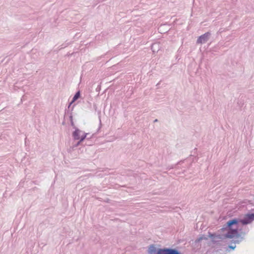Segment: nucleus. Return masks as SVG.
I'll return each instance as SVG.
<instances>
[{"label":"nucleus","mask_w":254,"mask_h":254,"mask_svg":"<svg viewBox=\"0 0 254 254\" xmlns=\"http://www.w3.org/2000/svg\"><path fill=\"white\" fill-rule=\"evenodd\" d=\"M234 220L233 218L228 221L218 231L217 233L208 232V237L213 244H217L218 242L226 239L236 238V240H232V243L239 244L245 239V236L249 232V229L248 228L243 231L242 229L239 228L241 223L233 224Z\"/></svg>","instance_id":"1"},{"label":"nucleus","mask_w":254,"mask_h":254,"mask_svg":"<svg viewBox=\"0 0 254 254\" xmlns=\"http://www.w3.org/2000/svg\"><path fill=\"white\" fill-rule=\"evenodd\" d=\"M148 254H183L177 249L171 248H158L155 245L151 244L148 246Z\"/></svg>","instance_id":"2"},{"label":"nucleus","mask_w":254,"mask_h":254,"mask_svg":"<svg viewBox=\"0 0 254 254\" xmlns=\"http://www.w3.org/2000/svg\"><path fill=\"white\" fill-rule=\"evenodd\" d=\"M234 220L233 221V224H238V223H241V224L243 226H246L250 224L254 221V213H253L251 210L245 214L244 217L242 219L239 218H234Z\"/></svg>","instance_id":"3"},{"label":"nucleus","mask_w":254,"mask_h":254,"mask_svg":"<svg viewBox=\"0 0 254 254\" xmlns=\"http://www.w3.org/2000/svg\"><path fill=\"white\" fill-rule=\"evenodd\" d=\"M184 160H181L175 165H169L166 168V170L169 171L171 169H174V172H170V174H173L176 176L181 175V174H184L186 172V169H182L181 172L177 171V170L179 169V165H182L184 163Z\"/></svg>","instance_id":"4"},{"label":"nucleus","mask_w":254,"mask_h":254,"mask_svg":"<svg viewBox=\"0 0 254 254\" xmlns=\"http://www.w3.org/2000/svg\"><path fill=\"white\" fill-rule=\"evenodd\" d=\"M211 34L210 32H207L199 36L196 41V44H204L206 43Z\"/></svg>","instance_id":"5"},{"label":"nucleus","mask_w":254,"mask_h":254,"mask_svg":"<svg viewBox=\"0 0 254 254\" xmlns=\"http://www.w3.org/2000/svg\"><path fill=\"white\" fill-rule=\"evenodd\" d=\"M83 131L80 130L78 128H76L74 131H73L72 135L74 140H78L80 138V133Z\"/></svg>","instance_id":"6"},{"label":"nucleus","mask_w":254,"mask_h":254,"mask_svg":"<svg viewBox=\"0 0 254 254\" xmlns=\"http://www.w3.org/2000/svg\"><path fill=\"white\" fill-rule=\"evenodd\" d=\"M161 48L160 43H154L152 44L151 49L153 53H157Z\"/></svg>","instance_id":"7"},{"label":"nucleus","mask_w":254,"mask_h":254,"mask_svg":"<svg viewBox=\"0 0 254 254\" xmlns=\"http://www.w3.org/2000/svg\"><path fill=\"white\" fill-rule=\"evenodd\" d=\"M83 134L80 136V138L79 139L80 140V141H83L85 139H86L87 141H90V139L93 137L94 136V134L91 135L90 137H87L88 135H89V133H85L84 132H82Z\"/></svg>","instance_id":"8"},{"label":"nucleus","mask_w":254,"mask_h":254,"mask_svg":"<svg viewBox=\"0 0 254 254\" xmlns=\"http://www.w3.org/2000/svg\"><path fill=\"white\" fill-rule=\"evenodd\" d=\"M80 96H81L80 91L79 90H78L75 93V94L73 96V97L71 100V103H73L77 100H78L80 97Z\"/></svg>","instance_id":"9"},{"label":"nucleus","mask_w":254,"mask_h":254,"mask_svg":"<svg viewBox=\"0 0 254 254\" xmlns=\"http://www.w3.org/2000/svg\"><path fill=\"white\" fill-rule=\"evenodd\" d=\"M75 105H73L72 108H71V111H69V110H67V109H65V115L67 114V115H69V120H70V121H72L73 120V116H72V112L71 111L73 110V108L74 107Z\"/></svg>","instance_id":"10"},{"label":"nucleus","mask_w":254,"mask_h":254,"mask_svg":"<svg viewBox=\"0 0 254 254\" xmlns=\"http://www.w3.org/2000/svg\"><path fill=\"white\" fill-rule=\"evenodd\" d=\"M207 239V237L204 235H201L199 238H197L195 240V244L196 245L197 244H199L202 240H206Z\"/></svg>","instance_id":"11"},{"label":"nucleus","mask_w":254,"mask_h":254,"mask_svg":"<svg viewBox=\"0 0 254 254\" xmlns=\"http://www.w3.org/2000/svg\"><path fill=\"white\" fill-rule=\"evenodd\" d=\"M236 247V245H229L228 246V248L231 250H234Z\"/></svg>","instance_id":"12"},{"label":"nucleus","mask_w":254,"mask_h":254,"mask_svg":"<svg viewBox=\"0 0 254 254\" xmlns=\"http://www.w3.org/2000/svg\"><path fill=\"white\" fill-rule=\"evenodd\" d=\"M79 140L77 142V143L73 145V147H76L80 145L81 143L82 142V141H80V139H78Z\"/></svg>","instance_id":"13"},{"label":"nucleus","mask_w":254,"mask_h":254,"mask_svg":"<svg viewBox=\"0 0 254 254\" xmlns=\"http://www.w3.org/2000/svg\"><path fill=\"white\" fill-rule=\"evenodd\" d=\"M181 165H179V169L177 170V171H179V172H182V169H186V171L187 170V168L184 166H183L182 167L181 166Z\"/></svg>","instance_id":"14"},{"label":"nucleus","mask_w":254,"mask_h":254,"mask_svg":"<svg viewBox=\"0 0 254 254\" xmlns=\"http://www.w3.org/2000/svg\"><path fill=\"white\" fill-rule=\"evenodd\" d=\"M70 125H71V126L73 127V128L75 129L76 128H77V127L75 126V125H74V123H73V120L70 121Z\"/></svg>","instance_id":"15"},{"label":"nucleus","mask_w":254,"mask_h":254,"mask_svg":"<svg viewBox=\"0 0 254 254\" xmlns=\"http://www.w3.org/2000/svg\"><path fill=\"white\" fill-rule=\"evenodd\" d=\"M101 126H102L101 121V119H100L99 127V128L98 129L97 131H98L100 130V128L101 127Z\"/></svg>","instance_id":"16"},{"label":"nucleus","mask_w":254,"mask_h":254,"mask_svg":"<svg viewBox=\"0 0 254 254\" xmlns=\"http://www.w3.org/2000/svg\"><path fill=\"white\" fill-rule=\"evenodd\" d=\"M73 103H71V101H70V102L69 103V105L68 106V109L67 110H69L70 107L71 106V105Z\"/></svg>","instance_id":"17"},{"label":"nucleus","mask_w":254,"mask_h":254,"mask_svg":"<svg viewBox=\"0 0 254 254\" xmlns=\"http://www.w3.org/2000/svg\"><path fill=\"white\" fill-rule=\"evenodd\" d=\"M86 144L88 145H91V143L89 141L88 143L86 142Z\"/></svg>","instance_id":"18"},{"label":"nucleus","mask_w":254,"mask_h":254,"mask_svg":"<svg viewBox=\"0 0 254 254\" xmlns=\"http://www.w3.org/2000/svg\"><path fill=\"white\" fill-rule=\"evenodd\" d=\"M158 122V119H155V120L154 121V123Z\"/></svg>","instance_id":"19"},{"label":"nucleus","mask_w":254,"mask_h":254,"mask_svg":"<svg viewBox=\"0 0 254 254\" xmlns=\"http://www.w3.org/2000/svg\"><path fill=\"white\" fill-rule=\"evenodd\" d=\"M251 211L253 213H254V208L252 209L251 210Z\"/></svg>","instance_id":"20"},{"label":"nucleus","mask_w":254,"mask_h":254,"mask_svg":"<svg viewBox=\"0 0 254 254\" xmlns=\"http://www.w3.org/2000/svg\"><path fill=\"white\" fill-rule=\"evenodd\" d=\"M91 135H90V136L88 135V136H87V137H91Z\"/></svg>","instance_id":"21"}]
</instances>
